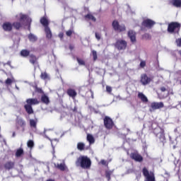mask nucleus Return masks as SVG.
<instances>
[{"mask_svg":"<svg viewBox=\"0 0 181 181\" xmlns=\"http://www.w3.org/2000/svg\"><path fill=\"white\" fill-rule=\"evenodd\" d=\"M44 134H46V130L44 131Z\"/></svg>","mask_w":181,"mask_h":181,"instance_id":"obj_56","label":"nucleus"},{"mask_svg":"<svg viewBox=\"0 0 181 181\" xmlns=\"http://www.w3.org/2000/svg\"><path fill=\"white\" fill-rule=\"evenodd\" d=\"M153 134H155L156 136L160 139V142H165V130H163V129L160 127H157L153 130Z\"/></svg>","mask_w":181,"mask_h":181,"instance_id":"obj_3","label":"nucleus"},{"mask_svg":"<svg viewBox=\"0 0 181 181\" xmlns=\"http://www.w3.org/2000/svg\"><path fill=\"white\" fill-rule=\"evenodd\" d=\"M44 136H45L47 139H49L50 142H52L53 140L50 139V138H49V136H47V135H46L45 134H44Z\"/></svg>","mask_w":181,"mask_h":181,"instance_id":"obj_48","label":"nucleus"},{"mask_svg":"<svg viewBox=\"0 0 181 181\" xmlns=\"http://www.w3.org/2000/svg\"><path fill=\"white\" fill-rule=\"evenodd\" d=\"M59 37L62 39V38L63 37V33H60V34L59 35Z\"/></svg>","mask_w":181,"mask_h":181,"instance_id":"obj_51","label":"nucleus"},{"mask_svg":"<svg viewBox=\"0 0 181 181\" xmlns=\"http://www.w3.org/2000/svg\"><path fill=\"white\" fill-rule=\"evenodd\" d=\"M144 176L146 177L144 181H156L155 180V174L153 172L148 170L146 168H144L142 170Z\"/></svg>","mask_w":181,"mask_h":181,"instance_id":"obj_4","label":"nucleus"},{"mask_svg":"<svg viewBox=\"0 0 181 181\" xmlns=\"http://www.w3.org/2000/svg\"><path fill=\"white\" fill-rule=\"evenodd\" d=\"M85 21L88 22V21H91V14H88L85 16Z\"/></svg>","mask_w":181,"mask_h":181,"instance_id":"obj_39","label":"nucleus"},{"mask_svg":"<svg viewBox=\"0 0 181 181\" xmlns=\"http://www.w3.org/2000/svg\"><path fill=\"white\" fill-rule=\"evenodd\" d=\"M171 4L175 8H181V0H172Z\"/></svg>","mask_w":181,"mask_h":181,"instance_id":"obj_27","label":"nucleus"},{"mask_svg":"<svg viewBox=\"0 0 181 181\" xmlns=\"http://www.w3.org/2000/svg\"><path fill=\"white\" fill-rule=\"evenodd\" d=\"M69 49H70L71 50H73V49H74V47H73L72 45H70V46H69Z\"/></svg>","mask_w":181,"mask_h":181,"instance_id":"obj_52","label":"nucleus"},{"mask_svg":"<svg viewBox=\"0 0 181 181\" xmlns=\"http://www.w3.org/2000/svg\"><path fill=\"white\" fill-rule=\"evenodd\" d=\"M15 81V78L11 77V78H8L6 80L5 83L6 84V86H11V83H14Z\"/></svg>","mask_w":181,"mask_h":181,"instance_id":"obj_33","label":"nucleus"},{"mask_svg":"<svg viewBox=\"0 0 181 181\" xmlns=\"http://www.w3.org/2000/svg\"><path fill=\"white\" fill-rule=\"evenodd\" d=\"M176 43H177V45L179 47H181V38H178L176 40Z\"/></svg>","mask_w":181,"mask_h":181,"instance_id":"obj_41","label":"nucleus"},{"mask_svg":"<svg viewBox=\"0 0 181 181\" xmlns=\"http://www.w3.org/2000/svg\"><path fill=\"white\" fill-rule=\"evenodd\" d=\"M95 38L97 39V40H101V33H100L96 32L95 33Z\"/></svg>","mask_w":181,"mask_h":181,"instance_id":"obj_37","label":"nucleus"},{"mask_svg":"<svg viewBox=\"0 0 181 181\" xmlns=\"http://www.w3.org/2000/svg\"><path fill=\"white\" fill-rule=\"evenodd\" d=\"M40 23L44 26L45 28H49V20L45 17H43L40 19Z\"/></svg>","mask_w":181,"mask_h":181,"instance_id":"obj_20","label":"nucleus"},{"mask_svg":"<svg viewBox=\"0 0 181 181\" xmlns=\"http://www.w3.org/2000/svg\"><path fill=\"white\" fill-rule=\"evenodd\" d=\"M155 23V21L151 19H146L143 21L142 25L145 26V28H148L149 29H151V28H152V26H153Z\"/></svg>","mask_w":181,"mask_h":181,"instance_id":"obj_13","label":"nucleus"},{"mask_svg":"<svg viewBox=\"0 0 181 181\" xmlns=\"http://www.w3.org/2000/svg\"><path fill=\"white\" fill-rule=\"evenodd\" d=\"M143 39H146V40L151 39V35L148 33H146L143 35Z\"/></svg>","mask_w":181,"mask_h":181,"instance_id":"obj_40","label":"nucleus"},{"mask_svg":"<svg viewBox=\"0 0 181 181\" xmlns=\"http://www.w3.org/2000/svg\"><path fill=\"white\" fill-rule=\"evenodd\" d=\"M152 79L151 78L148 77L146 74H142L141 78V83L143 84V86H146L147 84H149L151 83Z\"/></svg>","mask_w":181,"mask_h":181,"instance_id":"obj_14","label":"nucleus"},{"mask_svg":"<svg viewBox=\"0 0 181 181\" xmlns=\"http://www.w3.org/2000/svg\"><path fill=\"white\" fill-rule=\"evenodd\" d=\"M24 108L27 112V114H33V108L32 107V106L30 105H24Z\"/></svg>","mask_w":181,"mask_h":181,"instance_id":"obj_22","label":"nucleus"},{"mask_svg":"<svg viewBox=\"0 0 181 181\" xmlns=\"http://www.w3.org/2000/svg\"><path fill=\"white\" fill-rule=\"evenodd\" d=\"M40 78H42V80H45V81H47V80H50V76H49V74H47V72H42Z\"/></svg>","mask_w":181,"mask_h":181,"instance_id":"obj_26","label":"nucleus"},{"mask_svg":"<svg viewBox=\"0 0 181 181\" xmlns=\"http://www.w3.org/2000/svg\"><path fill=\"white\" fill-rule=\"evenodd\" d=\"M41 101H42V103H43L44 104H46V105H47V104H49V103H50L49 96L45 93H43V95H42V96H41Z\"/></svg>","mask_w":181,"mask_h":181,"instance_id":"obj_19","label":"nucleus"},{"mask_svg":"<svg viewBox=\"0 0 181 181\" xmlns=\"http://www.w3.org/2000/svg\"><path fill=\"white\" fill-rule=\"evenodd\" d=\"M52 148H53V149H54V147H53V146H52Z\"/></svg>","mask_w":181,"mask_h":181,"instance_id":"obj_61","label":"nucleus"},{"mask_svg":"<svg viewBox=\"0 0 181 181\" xmlns=\"http://www.w3.org/2000/svg\"><path fill=\"white\" fill-rule=\"evenodd\" d=\"M16 20L19 21L18 22H15L13 23V26L16 28V29H19L22 27V25L25 23V21H27V22H32L31 18H28V16L23 14L22 13H18L16 16Z\"/></svg>","mask_w":181,"mask_h":181,"instance_id":"obj_2","label":"nucleus"},{"mask_svg":"<svg viewBox=\"0 0 181 181\" xmlns=\"http://www.w3.org/2000/svg\"><path fill=\"white\" fill-rule=\"evenodd\" d=\"M66 93L68 95H69V97H71V98H73V100H74V98H76L77 95V92H76L74 89L69 88L67 90Z\"/></svg>","mask_w":181,"mask_h":181,"instance_id":"obj_18","label":"nucleus"},{"mask_svg":"<svg viewBox=\"0 0 181 181\" xmlns=\"http://www.w3.org/2000/svg\"><path fill=\"white\" fill-rule=\"evenodd\" d=\"M54 141H57V139H54Z\"/></svg>","mask_w":181,"mask_h":181,"instance_id":"obj_57","label":"nucleus"},{"mask_svg":"<svg viewBox=\"0 0 181 181\" xmlns=\"http://www.w3.org/2000/svg\"><path fill=\"white\" fill-rule=\"evenodd\" d=\"M37 125V119H30V126L31 128H36V126Z\"/></svg>","mask_w":181,"mask_h":181,"instance_id":"obj_29","label":"nucleus"},{"mask_svg":"<svg viewBox=\"0 0 181 181\" xmlns=\"http://www.w3.org/2000/svg\"><path fill=\"white\" fill-rule=\"evenodd\" d=\"M139 177H141V174L139 175Z\"/></svg>","mask_w":181,"mask_h":181,"instance_id":"obj_58","label":"nucleus"},{"mask_svg":"<svg viewBox=\"0 0 181 181\" xmlns=\"http://www.w3.org/2000/svg\"><path fill=\"white\" fill-rule=\"evenodd\" d=\"M100 163L102 165H107V161H105V160H100Z\"/></svg>","mask_w":181,"mask_h":181,"instance_id":"obj_46","label":"nucleus"},{"mask_svg":"<svg viewBox=\"0 0 181 181\" xmlns=\"http://www.w3.org/2000/svg\"><path fill=\"white\" fill-rule=\"evenodd\" d=\"M16 90H19V87H18V86L16 85Z\"/></svg>","mask_w":181,"mask_h":181,"instance_id":"obj_53","label":"nucleus"},{"mask_svg":"<svg viewBox=\"0 0 181 181\" xmlns=\"http://www.w3.org/2000/svg\"><path fill=\"white\" fill-rule=\"evenodd\" d=\"M87 141L89 142V145L86 146V144L83 142H79L77 144V149L78 151H86L90 148V145H91V134H87Z\"/></svg>","mask_w":181,"mask_h":181,"instance_id":"obj_5","label":"nucleus"},{"mask_svg":"<svg viewBox=\"0 0 181 181\" xmlns=\"http://www.w3.org/2000/svg\"><path fill=\"white\" fill-rule=\"evenodd\" d=\"M28 39H29L30 42H36V40H37V37H36L35 35L30 33L28 35Z\"/></svg>","mask_w":181,"mask_h":181,"instance_id":"obj_32","label":"nucleus"},{"mask_svg":"<svg viewBox=\"0 0 181 181\" xmlns=\"http://www.w3.org/2000/svg\"><path fill=\"white\" fill-rule=\"evenodd\" d=\"M112 28L116 32H124L125 31V25H119V23L117 21H114L112 22Z\"/></svg>","mask_w":181,"mask_h":181,"instance_id":"obj_8","label":"nucleus"},{"mask_svg":"<svg viewBox=\"0 0 181 181\" xmlns=\"http://www.w3.org/2000/svg\"><path fill=\"white\" fill-rule=\"evenodd\" d=\"M91 21L93 22H95V21H97V19L94 16H91Z\"/></svg>","mask_w":181,"mask_h":181,"instance_id":"obj_47","label":"nucleus"},{"mask_svg":"<svg viewBox=\"0 0 181 181\" xmlns=\"http://www.w3.org/2000/svg\"><path fill=\"white\" fill-rule=\"evenodd\" d=\"M36 91H37V93H40L41 94H45V93H43V90H42V88H37V89H36Z\"/></svg>","mask_w":181,"mask_h":181,"instance_id":"obj_45","label":"nucleus"},{"mask_svg":"<svg viewBox=\"0 0 181 181\" xmlns=\"http://www.w3.org/2000/svg\"><path fill=\"white\" fill-rule=\"evenodd\" d=\"M168 30L169 33H179V30H180V24L177 23H171L168 25Z\"/></svg>","mask_w":181,"mask_h":181,"instance_id":"obj_6","label":"nucleus"},{"mask_svg":"<svg viewBox=\"0 0 181 181\" xmlns=\"http://www.w3.org/2000/svg\"><path fill=\"white\" fill-rule=\"evenodd\" d=\"M92 54H93V60H94V62H95V60H97V59H98L97 52L93 50L92 52Z\"/></svg>","mask_w":181,"mask_h":181,"instance_id":"obj_38","label":"nucleus"},{"mask_svg":"<svg viewBox=\"0 0 181 181\" xmlns=\"http://www.w3.org/2000/svg\"><path fill=\"white\" fill-rule=\"evenodd\" d=\"M146 66V62L145 61H141L140 63V66L145 67Z\"/></svg>","mask_w":181,"mask_h":181,"instance_id":"obj_44","label":"nucleus"},{"mask_svg":"<svg viewBox=\"0 0 181 181\" xmlns=\"http://www.w3.org/2000/svg\"><path fill=\"white\" fill-rule=\"evenodd\" d=\"M115 47L118 50H124V49H127V41L124 40H118L116 42Z\"/></svg>","mask_w":181,"mask_h":181,"instance_id":"obj_10","label":"nucleus"},{"mask_svg":"<svg viewBox=\"0 0 181 181\" xmlns=\"http://www.w3.org/2000/svg\"><path fill=\"white\" fill-rule=\"evenodd\" d=\"M16 125L17 129H21V128L23 132V131H25V127H26V122L21 117H17L16 120Z\"/></svg>","mask_w":181,"mask_h":181,"instance_id":"obj_7","label":"nucleus"},{"mask_svg":"<svg viewBox=\"0 0 181 181\" xmlns=\"http://www.w3.org/2000/svg\"><path fill=\"white\" fill-rule=\"evenodd\" d=\"M104 125L107 129H111L114 127V122H112V119L110 117L106 116L104 119Z\"/></svg>","mask_w":181,"mask_h":181,"instance_id":"obj_9","label":"nucleus"},{"mask_svg":"<svg viewBox=\"0 0 181 181\" xmlns=\"http://www.w3.org/2000/svg\"><path fill=\"white\" fill-rule=\"evenodd\" d=\"M76 60H77L79 66H84V64H86V62H84V60H83L80 58H76Z\"/></svg>","mask_w":181,"mask_h":181,"instance_id":"obj_35","label":"nucleus"},{"mask_svg":"<svg viewBox=\"0 0 181 181\" xmlns=\"http://www.w3.org/2000/svg\"><path fill=\"white\" fill-rule=\"evenodd\" d=\"M72 34H73V30H69L66 32V36H71Z\"/></svg>","mask_w":181,"mask_h":181,"instance_id":"obj_42","label":"nucleus"},{"mask_svg":"<svg viewBox=\"0 0 181 181\" xmlns=\"http://www.w3.org/2000/svg\"><path fill=\"white\" fill-rule=\"evenodd\" d=\"M163 103L162 102H159V103H156V102H153L151 104V108H150V111L152 112L155 110H159L160 108H163Z\"/></svg>","mask_w":181,"mask_h":181,"instance_id":"obj_11","label":"nucleus"},{"mask_svg":"<svg viewBox=\"0 0 181 181\" xmlns=\"http://www.w3.org/2000/svg\"><path fill=\"white\" fill-rule=\"evenodd\" d=\"M76 166L77 168H82V169H90L91 160L86 156H81L76 161Z\"/></svg>","mask_w":181,"mask_h":181,"instance_id":"obj_1","label":"nucleus"},{"mask_svg":"<svg viewBox=\"0 0 181 181\" xmlns=\"http://www.w3.org/2000/svg\"><path fill=\"white\" fill-rule=\"evenodd\" d=\"M106 90H107V93H111V91H112V88L110 86H106Z\"/></svg>","mask_w":181,"mask_h":181,"instance_id":"obj_43","label":"nucleus"},{"mask_svg":"<svg viewBox=\"0 0 181 181\" xmlns=\"http://www.w3.org/2000/svg\"><path fill=\"white\" fill-rule=\"evenodd\" d=\"M25 103H27V105H37V104H39V100H37V98H28L26 100Z\"/></svg>","mask_w":181,"mask_h":181,"instance_id":"obj_16","label":"nucleus"},{"mask_svg":"<svg viewBox=\"0 0 181 181\" xmlns=\"http://www.w3.org/2000/svg\"><path fill=\"white\" fill-rule=\"evenodd\" d=\"M13 136H15V132L13 133Z\"/></svg>","mask_w":181,"mask_h":181,"instance_id":"obj_55","label":"nucleus"},{"mask_svg":"<svg viewBox=\"0 0 181 181\" xmlns=\"http://www.w3.org/2000/svg\"><path fill=\"white\" fill-rule=\"evenodd\" d=\"M111 171H106L105 172V176L107 179V180H110L111 179Z\"/></svg>","mask_w":181,"mask_h":181,"instance_id":"obj_36","label":"nucleus"},{"mask_svg":"<svg viewBox=\"0 0 181 181\" xmlns=\"http://www.w3.org/2000/svg\"><path fill=\"white\" fill-rule=\"evenodd\" d=\"M165 175H169L168 173H165Z\"/></svg>","mask_w":181,"mask_h":181,"instance_id":"obj_60","label":"nucleus"},{"mask_svg":"<svg viewBox=\"0 0 181 181\" xmlns=\"http://www.w3.org/2000/svg\"><path fill=\"white\" fill-rule=\"evenodd\" d=\"M37 62V58H36V56L33 54L30 55V62L31 64H35Z\"/></svg>","mask_w":181,"mask_h":181,"instance_id":"obj_31","label":"nucleus"},{"mask_svg":"<svg viewBox=\"0 0 181 181\" xmlns=\"http://www.w3.org/2000/svg\"><path fill=\"white\" fill-rule=\"evenodd\" d=\"M0 138H2V135L0 134Z\"/></svg>","mask_w":181,"mask_h":181,"instance_id":"obj_59","label":"nucleus"},{"mask_svg":"<svg viewBox=\"0 0 181 181\" xmlns=\"http://www.w3.org/2000/svg\"><path fill=\"white\" fill-rule=\"evenodd\" d=\"M138 97L140 98V100H141L143 103H148V98L144 93H139Z\"/></svg>","mask_w":181,"mask_h":181,"instance_id":"obj_25","label":"nucleus"},{"mask_svg":"<svg viewBox=\"0 0 181 181\" xmlns=\"http://www.w3.org/2000/svg\"><path fill=\"white\" fill-rule=\"evenodd\" d=\"M15 166V163L8 161L5 165V169H8V170H10V169H13V168Z\"/></svg>","mask_w":181,"mask_h":181,"instance_id":"obj_24","label":"nucleus"},{"mask_svg":"<svg viewBox=\"0 0 181 181\" xmlns=\"http://www.w3.org/2000/svg\"><path fill=\"white\" fill-rule=\"evenodd\" d=\"M130 156L132 159H134L136 162H142V160H144L142 156L139 155V153L136 152L132 153Z\"/></svg>","mask_w":181,"mask_h":181,"instance_id":"obj_12","label":"nucleus"},{"mask_svg":"<svg viewBox=\"0 0 181 181\" xmlns=\"http://www.w3.org/2000/svg\"><path fill=\"white\" fill-rule=\"evenodd\" d=\"M45 35H46V38L47 39H52V30H50V28L49 27H46L45 28Z\"/></svg>","mask_w":181,"mask_h":181,"instance_id":"obj_21","label":"nucleus"},{"mask_svg":"<svg viewBox=\"0 0 181 181\" xmlns=\"http://www.w3.org/2000/svg\"><path fill=\"white\" fill-rule=\"evenodd\" d=\"M27 146L28 148H30V149H32V148L35 146V142H33V140H29L27 142Z\"/></svg>","mask_w":181,"mask_h":181,"instance_id":"obj_34","label":"nucleus"},{"mask_svg":"<svg viewBox=\"0 0 181 181\" xmlns=\"http://www.w3.org/2000/svg\"><path fill=\"white\" fill-rule=\"evenodd\" d=\"M160 90L163 91V92H165V91H166V88L162 87V88H160Z\"/></svg>","mask_w":181,"mask_h":181,"instance_id":"obj_49","label":"nucleus"},{"mask_svg":"<svg viewBox=\"0 0 181 181\" xmlns=\"http://www.w3.org/2000/svg\"><path fill=\"white\" fill-rule=\"evenodd\" d=\"M23 153H25V152L23 151V148H20L16 150V158H21V156H22Z\"/></svg>","mask_w":181,"mask_h":181,"instance_id":"obj_28","label":"nucleus"},{"mask_svg":"<svg viewBox=\"0 0 181 181\" xmlns=\"http://www.w3.org/2000/svg\"><path fill=\"white\" fill-rule=\"evenodd\" d=\"M47 181H54V180L49 179V180H47Z\"/></svg>","mask_w":181,"mask_h":181,"instance_id":"obj_54","label":"nucleus"},{"mask_svg":"<svg viewBox=\"0 0 181 181\" xmlns=\"http://www.w3.org/2000/svg\"><path fill=\"white\" fill-rule=\"evenodd\" d=\"M95 140H94V137L91 136V144H94Z\"/></svg>","mask_w":181,"mask_h":181,"instance_id":"obj_50","label":"nucleus"},{"mask_svg":"<svg viewBox=\"0 0 181 181\" xmlns=\"http://www.w3.org/2000/svg\"><path fill=\"white\" fill-rule=\"evenodd\" d=\"M128 36L132 43H135L136 42V33H135V31L129 30L128 32Z\"/></svg>","mask_w":181,"mask_h":181,"instance_id":"obj_15","label":"nucleus"},{"mask_svg":"<svg viewBox=\"0 0 181 181\" xmlns=\"http://www.w3.org/2000/svg\"><path fill=\"white\" fill-rule=\"evenodd\" d=\"M2 28L6 32H11L12 30V24L11 23H4Z\"/></svg>","mask_w":181,"mask_h":181,"instance_id":"obj_17","label":"nucleus"},{"mask_svg":"<svg viewBox=\"0 0 181 181\" xmlns=\"http://www.w3.org/2000/svg\"><path fill=\"white\" fill-rule=\"evenodd\" d=\"M54 166L55 168H57V169H59V170H62V171H64L66 170V164H64V163H54Z\"/></svg>","mask_w":181,"mask_h":181,"instance_id":"obj_23","label":"nucleus"},{"mask_svg":"<svg viewBox=\"0 0 181 181\" xmlns=\"http://www.w3.org/2000/svg\"><path fill=\"white\" fill-rule=\"evenodd\" d=\"M29 54H30V52L28 49H23L21 52V56H22V57H28Z\"/></svg>","mask_w":181,"mask_h":181,"instance_id":"obj_30","label":"nucleus"}]
</instances>
